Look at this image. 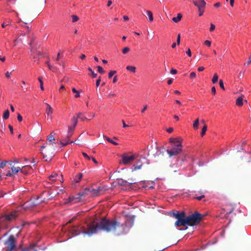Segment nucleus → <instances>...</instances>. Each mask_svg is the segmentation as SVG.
<instances>
[{
  "instance_id": "obj_1",
  "label": "nucleus",
  "mask_w": 251,
  "mask_h": 251,
  "mask_svg": "<svg viewBox=\"0 0 251 251\" xmlns=\"http://www.w3.org/2000/svg\"><path fill=\"white\" fill-rule=\"evenodd\" d=\"M125 225L121 224L115 220H110L103 218L99 222H93L88 226L87 230L81 224L74 226L70 229L73 236H75L81 233L87 234L89 236L97 233L100 231H104L107 232L113 231L117 235L124 232Z\"/></svg>"
},
{
  "instance_id": "obj_2",
  "label": "nucleus",
  "mask_w": 251,
  "mask_h": 251,
  "mask_svg": "<svg viewBox=\"0 0 251 251\" xmlns=\"http://www.w3.org/2000/svg\"><path fill=\"white\" fill-rule=\"evenodd\" d=\"M169 143L170 146L167 148L166 152L170 156L177 155L182 151V145L180 137L170 138Z\"/></svg>"
},
{
  "instance_id": "obj_3",
  "label": "nucleus",
  "mask_w": 251,
  "mask_h": 251,
  "mask_svg": "<svg viewBox=\"0 0 251 251\" xmlns=\"http://www.w3.org/2000/svg\"><path fill=\"white\" fill-rule=\"evenodd\" d=\"M18 216L17 211H14L8 214L0 217V228L4 226L8 222L12 221Z\"/></svg>"
},
{
  "instance_id": "obj_4",
  "label": "nucleus",
  "mask_w": 251,
  "mask_h": 251,
  "mask_svg": "<svg viewBox=\"0 0 251 251\" xmlns=\"http://www.w3.org/2000/svg\"><path fill=\"white\" fill-rule=\"evenodd\" d=\"M188 225L190 226H193L198 224L201 220L202 215L196 212L188 216H186Z\"/></svg>"
},
{
  "instance_id": "obj_5",
  "label": "nucleus",
  "mask_w": 251,
  "mask_h": 251,
  "mask_svg": "<svg viewBox=\"0 0 251 251\" xmlns=\"http://www.w3.org/2000/svg\"><path fill=\"white\" fill-rule=\"evenodd\" d=\"M16 238L14 235H10L5 242V245L8 249V251H14L16 248Z\"/></svg>"
},
{
  "instance_id": "obj_6",
  "label": "nucleus",
  "mask_w": 251,
  "mask_h": 251,
  "mask_svg": "<svg viewBox=\"0 0 251 251\" xmlns=\"http://www.w3.org/2000/svg\"><path fill=\"white\" fill-rule=\"evenodd\" d=\"M78 118L77 117L74 116L71 119L72 125L69 126L68 128V132L67 137L68 138H70L74 134L75 129L78 123Z\"/></svg>"
},
{
  "instance_id": "obj_7",
  "label": "nucleus",
  "mask_w": 251,
  "mask_h": 251,
  "mask_svg": "<svg viewBox=\"0 0 251 251\" xmlns=\"http://www.w3.org/2000/svg\"><path fill=\"white\" fill-rule=\"evenodd\" d=\"M40 247V246H38L36 243L33 242L30 243L25 247H23L22 245H20L19 247L21 251H38V248Z\"/></svg>"
},
{
  "instance_id": "obj_8",
  "label": "nucleus",
  "mask_w": 251,
  "mask_h": 251,
  "mask_svg": "<svg viewBox=\"0 0 251 251\" xmlns=\"http://www.w3.org/2000/svg\"><path fill=\"white\" fill-rule=\"evenodd\" d=\"M189 196L193 199L201 201L205 197L204 192L203 191H193L190 192Z\"/></svg>"
},
{
  "instance_id": "obj_9",
  "label": "nucleus",
  "mask_w": 251,
  "mask_h": 251,
  "mask_svg": "<svg viewBox=\"0 0 251 251\" xmlns=\"http://www.w3.org/2000/svg\"><path fill=\"white\" fill-rule=\"evenodd\" d=\"M197 157L195 155H189L185 156V159L183 161L188 163L190 168L193 169Z\"/></svg>"
},
{
  "instance_id": "obj_10",
  "label": "nucleus",
  "mask_w": 251,
  "mask_h": 251,
  "mask_svg": "<svg viewBox=\"0 0 251 251\" xmlns=\"http://www.w3.org/2000/svg\"><path fill=\"white\" fill-rule=\"evenodd\" d=\"M134 159L135 156L133 155L128 156L126 154H124L122 156V161L120 162V163L126 165L133 161Z\"/></svg>"
},
{
  "instance_id": "obj_11",
  "label": "nucleus",
  "mask_w": 251,
  "mask_h": 251,
  "mask_svg": "<svg viewBox=\"0 0 251 251\" xmlns=\"http://www.w3.org/2000/svg\"><path fill=\"white\" fill-rule=\"evenodd\" d=\"M100 187H99L97 189H91L86 188L85 189V193L87 194H89L92 197L98 196L100 194Z\"/></svg>"
},
{
  "instance_id": "obj_12",
  "label": "nucleus",
  "mask_w": 251,
  "mask_h": 251,
  "mask_svg": "<svg viewBox=\"0 0 251 251\" xmlns=\"http://www.w3.org/2000/svg\"><path fill=\"white\" fill-rule=\"evenodd\" d=\"M192 2L198 10L205 9L206 3L204 0H192Z\"/></svg>"
},
{
  "instance_id": "obj_13",
  "label": "nucleus",
  "mask_w": 251,
  "mask_h": 251,
  "mask_svg": "<svg viewBox=\"0 0 251 251\" xmlns=\"http://www.w3.org/2000/svg\"><path fill=\"white\" fill-rule=\"evenodd\" d=\"M187 225H188V223L187 222L186 216L184 217V218L178 219V220H177V221L175 222V224L176 226H186Z\"/></svg>"
},
{
  "instance_id": "obj_14",
  "label": "nucleus",
  "mask_w": 251,
  "mask_h": 251,
  "mask_svg": "<svg viewBox=\"0 0 251 251\" xmlns=\"http://www.w3.org/2000/svg\"><path fill=\"white\" fill-rule=\"evenodd\" d=\"M76 116H77L76 117H77V118L79 119L81 121H84L86 120H90L92 119H93L95 116V114H93L91 116V119H88L85 116V115H84V113H81V112H79V113H77Z\"/></svg>"
},
{
  "instance_id": "obj_15",
  "label": "nucleus",
  "mask_w": 251,
  "mask_h": 251,
  "mask_svg": "<svg viewBox=\"0 0 251 251\" xmlns=\"http://www.w3.org/2000/svg\"><path fill=\"white\" fill-rule=\"evenodd\" d=\"M234 211V208L231 207L230 208H224L222 209V214H224V217L227 218V215L231 213Z\"/></svg>"
},
{
  "instance_id": "obj_16",
  "label": "nucleus",
  "mask_w": 251,
  "mask_h": 251,
  "mask_svg": "<svg viewBox=\"0 0 251 251\" xmlns=\"http://www.w3.org/2000/svg\"><path fill=\"white\" fill-rule=\"evenodd\" d=\"M46 146L45 145H43L41 147V152L43 154V158L45 159V160L47 162H50L52 158V154L50 155L49 157L48 156V155L46 154V152L45 153L43 152V149H44Z\"/></svg>"
},
{
  "instance_id": "obj_17",
  "label": "nucleus",
  "mask_w": 251,
  "mask_h": 251,
  "mask_svg": "<svg viewBox=\"0 0 251 251\" xmlns=\"http://www.w3.org/2000/svg\"><path fill=\"white\" fill-rule=\"evenodd\" d=\"M142 163L140 160H139L131 167V170L132 172H133L137 170L140 169L142 166Z\"/></svg>"
},
{
  "instance_id": "obj_18",
  "label": "nucleus",
  "mask_w": 251,
  "mask_h": 251,
  "mask_svg": "<svg viewBox=\"0 0 251 251\" xmlns=\"http://www.w3.org/2000/svg\"><path fill=\"white\" fill-rule=\"evenodd\" d=\"M83 174L79 173L75 175L73 177V181L75 183H79L82 179Z\"/></svg>"
},
{
  "instance_id": "obj_19",
  "label": "nucleus",
  "mask_w": 251,
  "mask_h": 251,
  "mask_svg": "<svg viewBox=\"0 0 251 251\" xmlns=\"http://www.w3.org/2000/svg\"><path fill=\"white\" fill-rule=\"evenodd\" d=\"M47 105V108L46 110V113L48 116L51 117V115L53 113V109L51 106L48 103L44 102Z\"/></svg>"
},
{
  "instance_id": "obj_20",
  "label": "nucleus",
  "mask_w": 251,
  "mask_h": 251,
  "mask_svg": "<svg viewBox=\"0 0 251 251\" xmlns=\"http://www.w3.org/2000/svg\"><path fill=\"white\" fill-rule=\"evenodd\" d=\"M117 182L118 185L121 186H126L127 184L129 185H131L132 182H128L126 180H124L122 178H118L117 179Z\"/></svg>"
},
{
  "instance_id": "obj_21",
  "label": "nucleus",
  "mask_w": 251,
  "mask_h": 251,
  "mask_svg": "<svg viewBox=\"0 0 251 251\" xmlns=\"http://www.w3.org/2000/svg\"><path fill=\"white\" fill-rule=\"evenodd\" d=\"M72 143L74 144L75 142H74V141H70V138H68L67 136L65 137V138H64V139H63L62 140V141L60 142V144L62 147L66 146V145H67L68 144H72Z\"/></svg>"
},
{
  "instance_id": "obj_22",
  "label": "nucleus",
  "mask_w": 251,
  "mask_h": 251,
  "mask_svg": "<svg viewBox=\"0 0 251 251\" xmlns=\"http://www.w3.org/2000/svg\"><path fill=\"white\" fill-rule=\"evenodd\" d=\"M58 176V174L56 173H53L49 176V179L51 182V183H53L55 181L56 177Z\"/></svg>"
},
{
  "instance_id": "obj_23",
  "label": "nucleus",
  "mask_w": 251,
  "mask_h": 251,
  "mask_svg": "<svg viewBox=\"0 0 251 251\" xmlns=\"http://www.w3.org/2000/svg\"><path fill=\"white\" fill-rule=\"evenodd\" d=\"M146 13L149 19V21L150 22H152L153 21L152 13L150 10H147Z\"/></svg>"
},
{
  "instance_id": "obj_24",
  "label": "nucleus",
  "mask_w": 251,
  "mask_h": 251,
  "mask_svg": "<svg viewBox=\"0 0 251 251\" xmlns=\"http://www.w3.org/2000/svg\"><path fill=\"white\" fill-rule=\"evenodd\" d=\"M182 14L180 13H178L177 16L176 17H173L172 18V21L175 23H178L182 18Z\"/></svg>"
},
{
  "instance_id": "obj_25",
  "label": "nucleus",
  "mask_w": 251,
  "mask_h": 251,
  "mask_svg": "<svg viewBox=\"0 0 251 251\" xmlns=\"http://www.w3.org/2000/svg\"><path fill=\"white\" fill-rule=\"evenodd\" d=\"M175 216L177 220H178V219L184 218V217H185L186 215L184 212H182L180 213L178 212L177 213L175 214Z\"/></svg>"
},
{
  "instance_id": "obj_26",
  "label": "nucleus",
  "mask_w": 251,
  "mask_h": 251,
  "mask_svg": "<svg viewBox=\"0 0 251 251\" xmlns=\"http://www.w3.org/2000/svg\"><path fill=\"white\" fill-rule=\"evenodd\" d=\"M103 138L106 140L107 142L109 143H110L114 145H118V143H117L116 142L113 141L110 138L107 136L103 135Z\"/></svg>"
},
{
  "instance_id": "obj_27",
  "label": "nucleus",
  "mask_w": 251,
  "mask_h": 251,
  "mask_svg": "<svg viewBox=\"0 0 251 251\" xmlns=\"http://www.w3.org/2000/svg\"><path fill=\"white\" fill-rule=\"evenodd\" d=\"M12 169V173H15V174H17L19 172L21 171L24 173H25L24 171H23L20 167H12L11 168Z\"/></svg>"
},
{
  "instance_id": "obj_28",
  "label": "nucleus",
  "mask_w": 251,
  "mask_h": 251,
  "mask_svg": "<svg viewBox=\"0 0 251 251\" xmlns=\"http://www.w3.org/2000/svg\"><path fill=\"white\" fill-rule=\"evenodd\" d=\"M236 104L238 106H242L243 105V98L241 97L237 99L236 100Z\"/></svg>"
},
{
  "instance_id": "obj_29",
  "label": "nucleus",
  "mask_w": 251,
  "mask_h": 251,
  "mask_svg": "<svg viewBox=\"0 0 251 251\" xmlns=\"http://www.w3.org/2000/svg\"><path fill=\"white\" fill-rule=\"evenodd\" d=\"M126 69L131 72L134 73L136 71V68L133 66H127L126 67Z\"/></svg>"
},
{
  "instance_id": "obj_30",
  "label": "nucleus",
  "mask_w": 251,
  "mask_h": 251,
  "mask_svg": "<svg viewBox=\"0 0 251 251\" xmlns=\"http://www.w3.org/2000/svg\"><path fill=\"white\" fill-rule=\"evenodd\" d=\"M55 133L53 132H51L49 135L48 136L47 139L49 141H52L55 140V138L54 137Z\"/></svg>"
},
{
  "instance_id": "obj_31",
  "label": "nucleus",
  "mask_w": 251,
  "mask_h": 251,
  "mask_svg": "<svg viewBox=\"0 0 251 251\" xmlns=\"http://www.w3.org/2000/svg\"><path fill=\"white\" fill-rule=\"evenodd\" d=\"M218 77H219L218 75L216 73H215L212 79V82L213 84H215L217 82L218 80Z\"/></svg>"
},
{
  "instance_id": "obj_32",
  "label": "nucleus",
  "mask_w": 251,
  "mask_h": 251,
  "mask_svg": "<svg viewBox=\"0 0 251 251\" xmlns=\"http://www.w3.org/2000/svg\"><path fill=\"white\" fill-rule=\"evenodd\" d=\"M75 199V198L74 197H69L64 201V204H67L71 203Z\"/></svg>"
},
{
  "instance_id": "obj_33",
  "label": "nucleus",
  "mask_w": 251,
  "mask_h": 251,
  "mask_svg": "<svg viewBox=\"0 0 251 251\" xmlns=\"http://www.w3.org/2000/svg\"><path fill=\"white\" fill-rule=\"evenodd\" d=\"M9 117V111L8 109L5 110L4 112L3 115V118L4 119H7Z\"/></svg>"
},
{
  "instance_id": "obj_34",
  "label": "nucleus",
  "mask_w": 251,
  "mask_h": 251,
  "mask_svg": "<svg viewBox=\"0 0 251 251\" xmlns=\"http://www.w3.org/2000/svg\"><path fill=\"white\" fill-rule=\"evenodd\" d=\"M199 124V119L198 118L194 122V123L193 125L194 128H195V129L198 128Z\"/></svg>"
},
{
  "instance_id": "obj_35",
  "label": "nucleus",
  "mask_w": 251,
  "mask_h": 251,
  "mask_svg": "<svg viewBox=\"0 0 251 251\" xmlns=\"http://www.w3.org/2000/svg\"><path fill=\"white\" fill-rule=\"evenodd\" d=\"M88 70L91 73V76L92 78H95L97 77V74L95 73L90 67H89Z\"/></svg>"
},
{
  "instance_id": "obj_36",
  "label": "nucleus",
  "mask_w": 251,
  "mask_h": 251,
  "mask_svg": "<svg viewBox=\"0 0 251 251\" xmlns=\"http://www.w3.org/2000/svg\"><path fill=\"white\" fill-rule=\"evenodd\" d=\"M72 92L76 94L75 95V98H78L80 97L79 92L78 91L76 90L75 88H72Z\"/></svg>"
},
{
  "instance_id": "obj_37",
  "label": "nucleus",
  "mask_w": 251,
  "mask_h": 251,
  "mask_svg": "<svg viewBox=\"0 0 251 251\" xmlns=\"http://www.w3.org/2000/svg\"><path fill=\"white\" fill-rule=\"evenodd\" d=\"M38 79V81L40 82V89L42 91H43L44 90V86H43V82L42 81V78L40 77H39Z\"/></svg>"
},
{
  "instance_id": "obj_38",
  "label": "nucleus",
  "mask_w": 251,
  "mask_h": 251,
  "mask_svg": "<svg viewBox=\"0 0 251 251\" xmlns=\"http://www.w3.org/2000/svg\"><path fill=\"white\" fill-rule=\"evenodd\" d=\"M207 126L205 125H204V126H203V127L202 128L201 132V135L202 136H203L205 134V132L207 130Z\"/></svg>"
},
{
  "instance_id": "obj_39",
  "label": "nucleus",
  "mask_w": 251,
  "mask_h": 251,
  "mask_svg": "<svg viewBox=\"0 0 251 251\" xmlns=\"http://www.w3.org/2000/svg\"><path fill=\"white\" fill-rule=\"evenodd\" d=\"M7 161H1L0 159V169L3 168L6 165Z\"/></svg>"
},
{
  "instance_id": "obj_40",
  "label": "nucleus",
  "mask_w": 251,
  "mask_h": 251,
  "mask_svg": "<svg viewBox=\"0 0 251 251\" xmlns=\"http://www.w3.org/2000/svg\"><path fill=\"white\" fill-rule=\"evenodd\" d=\"M97 68H98V71L99 73L101 74H103L104 73V71L103 69L100 66H98Z\"/></svg>"
},
{
  "instance_id": "obj_41",
  "label": "nucleus",
  "mask_w": 251,
  "mask_h": 251,
  "mask_svg": "<svg viewBox=\"0 0 251 251\" xmlns=\"http://www.w3.org/2000/svg\"><path fill=\"white\" fill-rule=\"evenodd\" d=\"M72 19L73 22H76L79 20V18L76 15H74L72 16Z\"/></svg>"
},
{
  "instance_id": "obj_42",
  "label": "nucleus",
  "mask_w": 251,
  "mask_h": 251,
  "mask_svg": "<svg viewBox=\"0 0 251 251\" xmlns=\"http://www.w3.org/2000/svg\"><path fill=\"white\" fill-rule=\"evenodd\" d=\"M116 73V71H110L108 73V77L110 78L112 77L113 75H114Z\"/></svg>"
},
{
  "instance_id": "obj_43",
  "label": "nucleus",
  "mask_w": 251,
  "mask_h": 251,
  "mask_svg": "<svg viewBox=\"0 0 251 251\" xmlns=\"http://www.w3.org/2000/svg\"><path fill=\"white\" fill-rule=\"evenodd\" d=\"M219 85H220V87L223 89V90H225V87H224V82L223 81V80L222 79H220V81H219Z\"/></svg>"
},
{
  "instance_id": "obj_44",
  "label": "nucleus",
  "mask_w": 251,
  "mask_h": 251,
  "mask_svg": "<svg viewBox=\"0 0 251 251\" xmlns=\"http://www.w3.org/2000/svg\"><path fill=\"white\" fill-rule=\"evenodd\" d=\"M204 11H205V9L198 10L199 16H200V17L202 16L203 15V13H204Z\"/></svg>"
},
{
  "instance_id": "obj_45",
  "label": "nucleus",
  "mask_w": 251,
  "mask_h": 251,
  "mask_svg": "<svg viewBox=\"0 0 251 251\" xmlns=\"http://www.w3.org/2000/svg\"><path fill=\"white\" fill-rule=\"evenodd\" d=\"M129 51V48L128 47H126L122 50V52L124 54L127 53Z\"/></svg>"
},
{
  "instance_id": "obj_46",
  "label": "nucleus",
  "mask_w": 251,
  "mask_h": 251,
  "mask_svg": "<svg viewBox=\"0 0 251 251\" xmlns=\"http://www.w3.org/2000/svg\"><path fill=\"white\" fill-rule=\"evenodd\" d=\"M204 44L207 47H210L211 45V42L209 40H206L204 41Z\"/></svg>"
},
{
  "instance_id": "obj_47",
  "label": "nucleus",
  "mask_w": 251,
  "mask_h": 251,
  "mask_svg": "<svg viewBox=\"0 0 251 251\" xmlns=\"http://www.w3.org/2000/svg\"><path fill=\"white\" fill-rule=\"evenodd\" d=\"M100 81H101V77H100V76L99 77V78L96 80V86L97 88H98L99 86Z\"/></svg>"
},
{
  "instance_id": "obj_48",
  "label": "nucleus",
  "mask_w": 251,
  "mask_h": 251,
  "mask_svg": "<svg viewBox=\"0 0 251 251\" xmlns=\"http://www.w3.org/2000/svg\"><path fill=\"white\" fill-rule=\"evenodd\" d=\"M82 154L84 158H86L88 160L91 159V157L89 156L86 153L83 152H82Z\"/></svg>"
},
{
  "instance_id": "obj_49",
  "label": "nucleus",
  "mask_w": 251,
  "mask_h": 251,
  "mask_svg": "<svg viewBox=\"0 0 251 251\" xmlns=\"http://www.w3.org/2000/svg\"><path fill=\"white\" fill-rule=\"evenodd\" d=\"M180 43V34H178L177 37V40H176V44L177 45H179Z\"/></svg>"
},
{
  "instance_id": "obj_50",
  "label": "nucleus",
  "mask_w": 251,
  "mask_h": 251,
  "mask_svg": "<svg viewBox=\"0 0 251 251\" xmlns=\"http://www.w3.org/2000/svg\"><path fill=\"white\" fill-rule=\"evenodd\" d=\"M245 71H240L238 74V78H241L243 77Z\"/></svg>"
},
{
  "instance_id": "obj_51",
  "label": "nucleus",
  "mask_w": 251,
  "mask_h": 251,
  "mask_svg": "<svg viewBox=\"0 0 251 251\" xmlns=\"http://www.w3.org/2000/svg\"><path fill=\"white\" fill-rule=\"evenodd\" d=\"M196 76V74L195 72H193L190 73V77L191 78H195Z\"/></svg>"
},
{
  "instance_id": "obj_52",
  "label": "nucleus",
  "mask_w": 251,
  "mask_h": 251,
  "mask_svg": "<svg viewBox=\"0 0 251 251\" xmlns=\"http://www.w3.org/2000/svg\"><path fill=\"white\" fill-rule=\"evenodd\" d=\"M185 53L189 56L191 57L192 56V53L190 49L189 48L186 51Z\"/></svg>"
},
{
  "instance_id": "obj_53",
  "label": "nucleus",
  "mask_w": 251,
  "mask_h": 251,
  "mask_svg": "<svg viewBox=\"0 0 251 251\" xmlns=\"http://www.w3.org/2000/svg\"><path fill=\"white\" fill-rule=\"evenodd\" d=\"M215 29V25L213 24H210V27L209 30L210 31H213Z\"/></svg>"
},
{
  "instance_id": "obj_54",
  "label": "nucleus",
  "mask_w": 251,
  "mask_h": 251,
  "mask_svg": "<svg viewBox=\"0 0 251 251\" xmlns=\"http://www.w3.org/2000/svg\"><path fill=\"white\" fill-rule=\"evenodd\" d=\"M170 73L172 75H175L177 73V70L175 69H172L170 71Z\"/></svg>"
},
{
  "instance_id": "obj_55",
  "label": "nucleus",
  "mask_w": 251,
  "mask_h": 251,
  "mask_svg": "<svg viewBox=\"0 0 251 251\" xmlns=\"http://www.w3.org/2000/svg\"><path fill=\"white\" fill-rule=\"evenodd\" d=\"M251 63V54L249 58L248 61L246 63H245V65L248 66Z\"/></svg>"
},
{
  "instance_id": "obj_56",
  "label": "nucleus",
  "mask_w": 251,
  "mask_h": 251,
  "mask_svg": "<svg viewBox=\"0 0 251 251\" xmlns=\"http://www.w3.org/2000/svg\"><path fill=\"white\" fill-rule=\"evenodd\" d=\"M17 119L19 122H22L23 120V117L20 114H18Z\"/></svg>"
},
{
  "instance_id": "obj_57",
  "label": "nucleus",
  "mask_w": 251,
  "mask_h": 251,
  "mask_svg": "<svg viewBox=\"0 0 251 251\" xmlns=\"http://www.w3.org/2000/svg\"><path fill=\"white\" fill-rule=\"evenodd\" d=\"M11 72H9L8 71H7L6 73H5V76L8 78H10L11 77Z\"/></svg>"
},
{
  "instance_id": "obj_58",
  "label": "nucleus",
  "mask_w": 251,
  "mask_h": 251,
  "mask_svg": "<svg viewBox=\"0 0 251 251\" xmlns=\"http://www.w3.org/2000/svg\"><path fill=\"white\" fill-rule=\"evenodd\" d=\"M12 174H13L12 171L11 172L10 171H8L6 174V176H7V177L11 176H12Z\"/></svg>"
},
{
  "instance_id": "obj_59",
  "label": "nucleus",
  "mask_w": 251,
  "mask_h": 251,
  "mask_svg": "<svg viewBox=\"0 0 251 251\" xmlns=\"http://www.w3.org/2000/svg\"><path fill=\"white\" fill-rule=\"evenodd\" d=\"M46 64L50 69H51L52 68V66L51 65L50 61H48L46 62Z\"/></svg>"
},
{
  "instance_id": "obj_60",
  "label": "nucleus",
  "mask_w": 251,
  "mask_h": 251,
  "mask_svg": "<svg viewBox=\"0 0 251 251\" xmlns=\"http://www.w3.org/2000/svg\"><path fill=\"white\" fill-rule=\"evenodd\" d=\"M211 92H212V94H213V95L216 94V88H215V86H213L212 87Z\"/></svg>"
},
{
  "instance_id": "obj_61",
  "label": "nucleus",
  "mask_w": 251,
  "mask_h": 251,
  "mask_svg": "<svg viewBox=\"0 0 251 251\" xmlns=\"http://www.w3.org/2000/svg\"><path fill=\"white\" fill-rule=\"evenodd\" d=\"M10 23H9V22H8V23H2V24L1 26H2V27L3 28H4L6 26H7V25H10Z\"/></svg>"
},
{
  "instance_id": "obj_62",
  "label": "nucleus",
  "mask_w": 251,
  "mask_h": 251,
  "mask_svg": "<svg viewBox=\"0 0 251 251\" xmlns=\"http://www.w3.org/2000/svg\"><path fill=\"white\" fill-rule=\"evenodd\" d=\"M147 108H148V106L147 105H145L144 106V107L143 108V109L141 110V112L142 113H144L145 111L147 110Z\"/></svg>"
},
{
  "instance_id": "obj_63",
  "label": "nucleus",
  "mask_w": 251,
  "mask_h": 251,
  "mask_svg": "<svg viewBox=\"0 0 251 251\" xmlns=\"http://www.w3.org/2000/svg\"><path fill=\"white\" fill-rule=\"evenodd\" d=\"M115 96V94L114 93H110L108 95L107 97L111 98Z\"/></svg>"
},
{
  "instance_id": "obj_64",
  "label": "nucleus",
  "mask_w": 251,
  "mask_h": 251,
  "mask_svg": "<svg viewBox=\"0 0 251 251\" xmlns=\"http://www.w3.org/2000/svg\"><path fill=\"white\" fill-rule=\"evenodd\" d=\"M123 20L125 21H128L129 20V18L127 16L125 15L123 16Z\"/></svg>"
}]
</instances>
